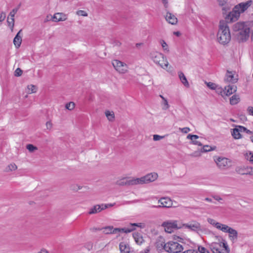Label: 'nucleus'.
Segmentation results:
<instances>
[{
	"mask_svg": "<svg viewBox=\"0 0 253 253\" xmlns=\"http://www.w3.org/2000/svg\"><path fill=\"white\" fill-rule=\"evenodd\" d=\"M221 231L224 233H228L229 239L232 243H235L237 241L238 237V233L236 230L225 224Z\"/></svg>",
	"mask_w": 253,
	"mask_h": 253,
	"instance_id": "20e7f679",
	"label": "nucleus"
},
{
	"mask_svg": "<svg viewBox=\"0 0 253 253\" xmlns=\"http://www.w3.org/2000/svg\"><path fill=\"white\" fill-rule=\"evenodd\" d=\"M46 127L47 129L50 130L52 127V124L50 121H48L46 123Z\"/></svg>",
	"mask_w": 253,
	"mask_h": 253,
	"instance_id": "5fc2aeb1",
	"label": "nucleus"
},
{
	"mask_svg": "<svg viewBox=\"0 0 253 253\" xmlns=\"http://www.w3.org/2000/svg\"><path fill=\"white\" fill-rule=\"evenodd\" d=\"M214 161L218 168L221 169H227L231 166V161L225 157H218L214 159Z\"/></svg>",
	"mask_w": 253,
	"mask_h": 253,
	"instance_id": "39448f33",
	"label": "nucleus"
},
{
	"mask_svg": "<svg viewBox=\"0 0 253 253\" xmlns=\"http://www.w3.org/2000/svg\"><path fill=\"white\" fill-rule=\"evenodd\" d=\"M198 251L200 253H209V251L203 247H199Z\"/></svg>",
	"mask_w": 253,
	"mask_h": 253,
	"instance_id": "09e8293b",
	"label": "nucleus"
},
{
	"mask_svg": "<svg viewBox=\"0 0 253 253\" xmlns=\"http://www.w3.org/2000/svg\"><path fill=\"white\" fill-rule=\"evenodd\" d=\"M175 241H170L166 243L163 242H158L157 243V247L158 250H164L166 252L169 253H179L183 250L182 246L178 242H180L182 238L176 236L174 237Z\"/></svg>",
	"mask_w": 253,
	"mask_h": 253,
	"instance_id": "f257e3e1",
	"label": "nucleus"
},
{
	"mask_svg": "<svg viewBox=\"0 0 253 253\" xmlns=\"http://www.w3.org/2000/svg\"><path fill=\"white\" fill-rule=\"evenodd\" d=\"M135 230V228H115V231H116V233L117 232H124L126 233H128L132 232L133 230Z\"/></svg>",
	"mask_w": 253,
	"mask_h": 253,
	"instance_id": "cd10ccee",
	"label": "nucleus"
},
{
	"mask_svg": "<svg viewBox=\"0 0 253 253\" xmlns=\"http://www.w3.org/2000/svg\"><path fill=\"white\" fill-rule=\"evenodd\" d=\"M150 57L154 62L159 65L161 67L165 69L169 65V62L164 54L157 51H153L150 53Z\"/></svg>",
	"mask_w": 253,
	"mask_h": 253,
	"instance_id": "7ed1b4c3",
	"label": "nucleus"
},
{
	"mask_svg": "<svg viewBox=\"0 0 253 253\" xmlns=\"http://www.w3.org/2000/svg\"><path fill=\"white\" fill-rule=\"evenodd\" d=\"M211 147L208 146V145H205L203 146V152H209L211 150Z\"/></svg>",
	"mask_w": 253,
	"mask_h": 253,
	"instance_id": "603ef678",
	"label": "nucleus"
},
{
	"mask_svg": "<svg viewBox=\"0 0 253 253\" xmlns=\"http://www.w3.org/2000/svg\"><path fill=\"white\" fill-rule=\"evenodd\" d=\"M223 246L226 250L227 249V246L225 244H223Z\"/></svg>",
	"mask_w": 253,
	"mask_h": 253,
	"instance_id": "774afa93",
	"label": "nucleus"
},
{
	"mask_svg": "<svg viewBox=\"0 0 253 253\" xmlns=\"http://www.w3.org/2000/svg\"><path fill=\"white\" fill-rule=\"evenodd\" d=\"M52 19L55 22L63 21L67 19V16L63 13H56L53 15Z\"/></svg>",
	"mask_w": 253,
	"mask_h": 253,
	"instance_id": "4be33fe9",
	"label": "nucleus"
},
{
	"mask_svg": "<svg viewBox=\"0 0 253 253\" xmlns=\"http://www.w3.org/2000/svg\"><path fill=\"white\" fill-rule=\"evenodd\" d=\"M246 27H249L244 22H237L234 25L233 27V30L235 32H240L244 30Z\"/></svg>",
	"mask_w": 253,
	"mask_h": 253,
	"instance_id": "b1692460",
	"label": "nucleus"
},
{
	"mask_svg": "<svg viewBox=\"0 0 253 253\" xmlns=\"http://www.w3.org/2000/svg\"><path fill=\"white\" fill-rule=\"evenodd\" d=\"M37 253H49V252L46 249H45L44 248H42Z\"/></svg>",
	"mask_w": 253,
	"mask_h": 253,
	"instance_id": "052dcab7",
	"label": "nucleus"
},
{
	"mask_svg": "<svg viewBox=\"0 0 253 253\" xmlns=\"http://www.w3.org/2000/svg\"><path fill=\"white\" fill-rule=\"evenodd\" d=\"M22 70L20 68H18L15 70L14 72V76L16 77L21 76L22 74Z\"/></svg>",
	"mask_w": 253,
	"mask_h": 253,
	"instance_id": "49530a36",
	"label": "nucleus"
},
{
	"mask_svg": "<svg viewBox=\"0 0 253 253\" xmlns=\"http://www.w3.org/2000/svg\"><path fill=\"white\" fill-rule=\"evenodd\" d=\"M160 97L162 98L163 99V109L164 110H167L169 108V104H168V102L167 100V99L164 98L162 95H160Z\"/></svg>",
	"mask_w": 253,
	"mask_h": 253,
	"instance_id": "e433bc0d",
	"label": "nucleus"
},
{
	"mask_svg": "<svg viewBox=\"0 0 253 253\" xmlns=\"http://www.w3.org/2000/svg\"><path fill=\"white\" fill-rule=\"evenodd\" d=\"M242 174H249L253 175V168L247 167L246 169V172L241 173Z\"/></svg>",
	"mask_w": 253,
	"mask_h": 253,
	"instance_id": "4c0bfd02",
	"label": "nucleus"
},
{
	"mask_svg": "<svg viewBox=\"0 0 253 253\" xmlns=\"http://www.w3.org/2000/svg\"><path fill=\"white\" fill-rule=\"evenodd\" d=\"M158 203L160 205L158 206H153L152 208H170L172 205V202L171 199L168 197L161 198L158 201Z\"/></svg>",
	"mask_w": 253,
	"mask_h": 253,
	"instance_id": "9b49d317",
	"label": "nucleus"
},
{
	"mask_svg": "<svg viewBox=\"0 0 253 253\" xmlns=\"http://www.w3.org/2000/svg\"><path fill=\"white\" fill-rule=\"evenodd\" d=\"M103 232L105 234L116 233L115 228L114 229L112 226H107L103 228Z\"/></svg>",
	"mask_w": 253,
	"mask_h": 253,
	"instance_id": "2f4dec72",
	"label": "nucleus"
},
{
	"mask_svg": "<svg viewBox=\"0 0 253 253\" xmlns=\"http://www.w3.org/2000/svg\"><path fill=\"white\" fill-rule=\"evenodd\" d=\"M247 128L245 127L242 126H238L232 129L231 134L235 139H240L241 138V132H245Z\"/></svg>",
	"mask_w": 253,
	"mask_h": 253,
	"instance_id": "2eb2a0df",
	"label": "nucleus"
},
{
	"mask_svg": "<svg viewBox=\"0 0 253 253\" xmlns=\"http://www.w3.org/2000/svg\"><path fill=\"white\" fill-rule=\"evenodd\" d=\"M149 252V250H146L144 251V252H141V253H148Z\"/></svg>",
	"mask_w": 253,
	"mask_h": 253,
	"instance_id": "338daca9",
	"label": "nucleus"
},
{
	"mask_svg": "<svg viewBox=\"0 0 253 253\" xmlns=\"http://www.w3.org/2000/svg\"><path fill=\"white\" fill-rule=\"evenodd\" d=\"M137 178L123 177L116 181V184L119 186H134L138 185Z\"/></svg>",
	"mask_w": 253,
	"mask_h": 253,
	"instance_id": "423d86ee",
	"label": "nucleus"
},
{
	"mask_svg": "<svg viewBox=\"0 0 253 253\" xmlns=\"http://www.w3.org/2000/svg\"><path fill=\"white\" fill-rule=\"evenodd\" d=\"M160 43L161 44V45L164 50L167 51V52L169 51L168 45L167 44V43L165 42V41L162 40H161Z\"/></svg>",
	"mask_w": 253,
	"mask_h": 253,
	"instance_id": "a19ab883",
	"label": "nucleus"
},
{
	"mask_svg": "<svg viewBox=\"0 0 253 253\" xmlns=\"http://www.w3.org/2000/svg\"><path fill=\"white\" fill-rule=\"evenodd\" d=\"M20 4H19L18 5V6L16 8H14L9 13V16H10L11 17H14V15L15 14L17 13V12L18 11V9H19L20 8Z\"/></svg>",
	"mask_w": 253,
	"mask_h": 253,
	"instance_id": "c03bdc74",
	"label": "nucleus"
},
{
	"mask_svg": "<svg viewBox=\"0 0 253 253\" xmlns=\"http://www.w3.org/2000/svg\"><path fill=\"white\" fill-rule=\"evenodd\" d=\"M183 226L193 231L201 230V224L196 221H193L189 224H184Z\"/></svg>",
	"mask_w": 253,
	"mask_h": 253,
	"instance_id": "dca6fc26",
	"label": "nucleus"
},
{
	"mask_svg": "<svg viewBox=\"0 0 253 253\" xmlns=\"http://www.w3.org/2000/svg\"><path fill=\"white\" fill-rule=\"evenodd\" d=\"M240 101V98L238 95H234L230 99V102L231 105H235Z\"/></svg>",
	"mask_w": 253,
	"mask_h": 253,
	"instance_id": "c756f323",
	"label": "nucleus"
},
{
	"mask_svg": "<svg viewBox=\"0 0 253 253\" xmlns=\"http://www.w3.org/2000/svg\"><path fill=\"white\" fill-rule=\"evenodd\" d=\"M173 34L176 35L177 37H179L181 35V33L180 32L177 31V32H174Z\"/></svg>",
	"mask_w": 253,
	"mask_h": 253,
	"instance_id": "e2e57ef3",
	"label": "nucleus"
},
{
	"mask_svg": "<svg viewBox=\"0 0 253 253\" xmlns=\"http://www.w3.org/2000/svg\"><path fill=\"white\" fill-rule=\"evenodd\" d=\"M28 89V93L29 94L35 93L37 91V87L35 85L33 84H30L28 85L27 86Z\"/></svg>",
	"mask_w": 253,
	"mask_h": 253,
	"instance_id": "72a5a7b5",
	"label": "nucleus"
},
{
	"mask_svg": "<svg viewBox=\"0 0 253 253\" xmlns=\"http://www.w3.org/2000/svg\"><path fill=\"white\" fill-rule=\"evenodd\" d=\"M212 197L214 200L218 201H220L222 200V199L220 196H219L218 195L212 196Z\"/></svg>",
	"mask_w": 253,
	"mask_h": 253,
	"instance_id": "13d9d810",
	"label": "nucleus"
},
{
	"mask_svg": "<svg viewBox=\"0 0 253 253\" xmlns=\"http://www.w3.org/2000/svg\"><path fill=\"white\" fill-rule=\"evenodd\" d=\"M83 188V186L79 185L77 184H73L70 185V188L71 190L73 191H78L79 190L82 189Z\"/></svg>",
	"mask_w": 253,
	"mask_h": 253,
	"instance_id": "473e14b6",
	"label": "nucleus"
},
{
	"mask_svg": "<svg viewBox=\"0 0 253 253\" xmlns=\"http://www.w3.org/2000/svg\"><path fill=\"white\" fill-rule=\"evenodd\" d=\"M179 78L182 84L186 87H189V84L186 79V76L183 72L179 71L178 73Z\"/></svg>",
	"mask_w": 253,
	"mask_h": 253,
	"instance_id": "393cba45",
	"label": "nucleus"
},
{
	"mask_svg": "<svg viewBox=\"0 0 253 253\" xmlns=\"http://www.w3.org/2000/svg\"><path fill=\"white\" fill-rule=\"evenodd\" d=\"M218 246L219 245L218 244H215L212 246L211 250L213 253H222L218 249Z\"/></svg>",
	"mask_w": 253,
	"mask_h": 253,
	"instance_id": "58836bf2",
	"label": "nucleus"
},
{
	"mask_svg": "<svg viewBox=\"0 0 253 253\" xmlns=\"http://www.w3.org/2000/svg\"><path fill=\"white\" fill-rule=\"evenodd\" d=\"M218 3L220 5H224L227 2V0H217Z\"/></svg>",
	"mask_w": 253,
	"mask_h": 253,
	"instance_id": "4d7b16f0",
	"label": "nucleus"
},
{
	"mask_svg": "<svg viewBox=\"0 0 253 253\" xmlns=\"http://www.w3.org/2000/svg\"><path fill=\"white\" fill-rule=\"evenodd\" d=\"M105 207L106 206H103L102 204L95 205L90 209L88 213L89 214H92L99 212L105 209Z\"/></svg>",
	"mask_w": 253,
	"mask_h": 253,
	"instance_id": "a211bd4d",
	"label": "nucleus"
},
{
	"mask_svg": "<svg viewBox=\"0 0 253 253\" xmlns=\"http://www.w3.org/2000/svg\"><path fill=\"white\" fill-rule=\"evenodd\" d=\"M157 177L158 174L156 173H151L140 178H137L138 185L147 184L153 182L155 181Z\"/></svg>",
	"mask_w": 253,
	"mask_h": 253,
	"instance_id": "6e6552de",
	"label": "nucleus"
},
{
	"mask_svg": "<svg viewBox=\"0 0 253 253\" xmlns=\"http://www.w3.org/2000/svg\"><path fill=\"white\" fill-rule=\"evenodd\" d=\"M237 90V86L234 84H229L224 87L223 89L221 87H218L217 89V92L220 93L222 96H229Z\"/></svg>",
	"mask_w": 253,
	"mask_h": 253,
	"instance_id": "0eeeda50",
	"label": "nucleus"
},
{
	"mask_svg": "<svg viewBox=\"0 0 253 253\" xmlns=\"http://www.w3.org/2000/svg\"><path fill=\"white\" fill-rule=\"evenodd\" d=\"M75 104L73 102H70L68 103H67L65 106V108L66 109L68 110L69 111H71L75 108Z\"/></svg>",
	"mask_w": 253,
	"mask_h": 253,
	"instance_id": "f704fd0d",
	"label": "nucleus"
},
{
	"mask_svg": "<svg viewBox=\"0 0 253 253\" xmlns=\"http://www.w3.org/2000/svg\"><path fill=\"white\" fill-rule=\"evenodd\" d=\"M217 39L218 42L222 44L228 43L231 40L229 27L227 24L224 21H220L219 22Z\"/></svg>",
	"mask_w": 253,
	"mask_h": 253,
	"instance_id": "f03ea898",
	"label": "nucleus"
},
{
	"mask_svg": "<svg viewBox=\"0 0 253 253\" xmlns=\"http://www.w3.org/2000/svg\"><path fill=\"white\" fill-rule=\"evenodd\" d=\"M119 248L121 253H133L132 252H131L129 246L126 242H121Z\"/></svg>",
	"mask_w": 253,
	"mask_h": 253,
	"instance_id": "f3484780",
	"label": "nucleus"
},
{
	"mask_svg": "<svg viewBox=\"0 0 253 253\" xmlns=\"http://www.w3.org/2000/svg\"><path fill=\"white\" fill-rule=\"evenodd\" d=\"M187 138L190 139L192 141V143L194 145H197L199 146L202 145V144L201 142L196 140L199 138V136L197 135H192L189 134L187 135Z\"/></svg>",
	"mask_w": 253,
	"mask_h": 253,
	"instance_id": "a878e982",
	"label": "nucleus"
},
{
	"mask_svg": "<svg viewBox=\"0 0 253 253\" xmlns=\"http://www.w3.org/2000/svg\"><path fill=\"white\" fill-rule=\"evenodd\" d=\"M163 3L164 4L165 6L167 7L168 6V0H162Z\"/></svg>",
	"mask_w": 253,
	"mask_h": 253,
	"instance_id": "680f3d73",
	"label": "nucleus"
},
{
	"mask_svg": "<svg viewBox=\"0 0 253 253\" xmlns=\"http://www.w3.org/2000/svg\"><path fill=\"white\" fill-rule=\"evenodd\" d=\"M207 84V86L211 89H216L218 88H217V85L211 82H209V83H206Z\"/></svg>",
	"mask_w": 253,
	"mask_h": 253,
	"instance_id": "79ce46f5",
	"label": "nucleus"
},
{
	"mask_svg": "<svg viewBox=\"0 0 253 253\" xmlns=\"http://www.w3.org/2000/svg\"><path fill=\"white\" fill-rule=\"evenodd\" d=\"M5 16V13L2 12L0 15V22L3 21L4 20Z\"/></svg>",
	"mask_w": 253,
	"mask_h": 253,
	"instance_id": "6e6d98bb",
	"label": "nucleus"
},
{
	"mask_svg": "<svg viewBox=\"0 0 253 253\" xmlns=\"http://www.w3.org/2000/svg\"><path fill=\"white\" fill-rule=\"evenodd\" d=\"M105 116L109 121H114L115 120V114L114 112H105Z\"/></svg>",
	"mask_w": 253,
	"mask_h": 253,
	"instance_id": "7c9ffc66",
	"label": "nucleus"
},
{
	"mask_svg": "<svg viewBox=\"0 0 253 253\" xmlns=\"http://www.w3.org/2000/svg\"><path fill=\"white\" fill-rule=\"evenodd\" d=\"M22 32V30H20L13 40V43L16 48H19L22 42V37L20 36V34Z\"/></svg>",
	"mask_w": 253,
	"mask_h": 253,
	"instance_id": "5701e85b",
	"label": "nucleus"
},
{
	"mask_svg": "<svg viewBox=\"0 0 253 253\" xmlns=\"http://www.w3.org/2000/svg\"><path fill=\"white\" fill-rule=\"evenodd\" d=\"M165 137L164 136H161L158 134H154L153 135V140L155 141L160 140Z\"/></svg>",
	"mask_w": 253,
	"mask_h": 253,
	"instance_id": "de8ad7c7",
	"label": "nucleus"
},
{
	"mask_svg": "<svg viewBox=\"0 0 253 253\" xmlns=\"http://www.w3.org/2000/svg\"><path fill=\"white\" fill-rule=\"evenodd\" d=\"M112 65L116 70L121 74H125L127 71V65L118 60H113Z\"/></svg>",
	"mask_w": 253,
	"mask_h": 253,
	"instance_id": "9d476101",
	"label": "nucleus"
},
{
	"mask_svg": "<svg viewBox=\"0 0 253 253\" xmlns=\"http://www.w3.org/2000/svg\"><path fill=\"white\" fill-rule=\"evenodd\" d=\"M17 169V166L14 163H11L7 166L5 169V171L9 172L16 170Z\"/></svg>",
	"mask_w": 253,
	"mask_h": 253,
	"instance_id": "c85d7f7f",
	"label": "nucleus"
},
{
	"mask_svg": "<svg viewBox=\"0 0 253 253\" xmlns=\"http://www.w3.org/2000/svg\"><path fill=\"white\" fill-rule=\"evenodd\" d=\"M162 226L164 228L165 231L169 233H171L174 229L180 228V227L178 226L176 220L165 221L162 223Z\"/></svg>",
	"mask_w": 253,
	"mask_h": 253,
	"instance_id": "1a4fd4ad",
	"label": "nucleus"
},
{
	"mask_svg": "<svg viewBox=\"0 0 253 253\" xmlns=\"http://www.w3.org/2000/svg\"><path fill=\"white\" fill-rule=\"evenodd\" d=\"M207 221L210 224L212 225V226L215 227L217 229L219 230L220 231H221V230L222 229L223 227L225 225L224 224L218 222L215 220L211 218H208L207 219Z\"/></svg>",
	"mask_w": 253,
	"mask_h": 253,
	"instance_id": "412c9836",
	"label": "nucleus"
},
{
	"mask_svg": "<svg viewBox=\"0 0 253 253\" xmlns=\"http://www.w3.org/2000/svg\"><path fill=\"white\" fill-rule=\"evenodd\" d=\"M253 1L251 0H248L246 2H243L236 5L234 7L237 9L240 13H243L252 4Z\"/></svg>",
	"mask_w": 253,
	"mask_h": 253,
	"instance_id": "f8f14e48",
	"label": "nucleus"
},
{
	"mask_svg": "<svg viewBox=\"0 0 253 253\" xmlns=\"http://www.w3.org/2000/svg\"><path fill=\"white\" fill-rule=\"evenodd\" d=\"M250 31L249 27H246L244 30L238 32L237 37L240 42L246 41L249 38Z\"/></svg>",
	"mask_w": 253,
	"mask_h": 253,
	"instance_id": "4468645a",
	"label": "nucleus"
},
{
	"mask_svg": "<svg viewBox=\"0 0 253 253\" xmlns=\"http://www.w3.org/2000/svg\"><path fill=\"white\" fill-rule=\"evenodd\" d=\"M248 111H253V108L252 107H249L248 108Z\"/></svg>",
	"mask_w": 253,
	"mask_h": 253,
	"instance_id": "69168bd1",
	"label": "nucleus"
},
{
	"mask_svg": "<svg viewBox=\"0 0 253 253\" xmlns=\"http://www.w3.org/2000/svg\"><path fill=\"white\" fill-rule=\"evenodd\" d=\"M179 129L181 131L184 133H187L190 131V129L189 127H185L182 128H179Z\"/></svg>",
	"mask_w": 253,
	"mask_h": 253,
	"instance_id": "864d4df0",
	"label": "nucleus"
},
{
	"mask_svg": "<svg viewBox=\"0 0 253 253\" xmlns=\"http://www.w3.org/2000/svg\"><path fill=\"white\" fill-rule=\"evenodd\" d=\"M240 15V12L234 7L232 11L230 12L226 17V20L227 22H232L237 20Z\"/></svg>",
	"mask_w": 253,
	"mask_h": 253,
	"instance_id": "ddd939ff",
	"label": "nucleus"
},
{
	"mask_svg": "<svg viewBox=\"0 0 253 253\" xmlns=\"http://www.w3.org/2000/svg\"><path fill=\"white\" fill-rule=\"evenodd\" d=\"M133 237L135 242L138 245L141 244L144 242L143 237L140 233H133Z\"/></svg>",
	"mask_w": 253,
	"mask_h": 253,
	"instance_id": "bb28decb",
	"label": "nucleus"
},
{
	"mask_svg": "<svg viewBox=\"0 0 253 253\" xmlns=\"http://www.w3.org/2000/svg\"><path fill=\"white\" fill-rule=\"evenodd\" d=\"M238 79L234 78V75L232 72L227 71L225 75L224 81L226 82H229L234 84L237 82Z\"/></svg>",
	"mask_w": 253,
	"mask_h": 253,
	"instance_id": "6ab92c4d",
	"label": "nucleus"
},
{
	"mask_svg": "<svg viewBox=\"0 0 253 253\" xmlns=\"http://www.w3.org/2000/svg\"><path fill=\"white\" fill-rule=\"evenodd\" d=\"M77 14L79 15H81V16H87V13L85 11L82 10H78L77 12Z\"/></svg>",
	"mask_w": 253,
	"mask_h": 253,
	"instance_id": "8fccbe9b",
	"label": "nucleus"
},
{
	"mask_svg": "<svg viewBox=\"0 0 253 253\" xmlns=\"http://www.w3.org/2000/svg\"><path fill=\"white\" fill-rule=\"evenodd\" d=\"M131 226H136L140 228H144L146 226L145 224L144 223H130Z\"/></svg>",
	"mask_w": 253,
	"mask_h": 253,
	"instance_id": "37998d69",
	"label": "nucleus"
},
{
	"mask_svg": "<svg viewBox=\"0 0 253 253\" xmlns=\"http://www.w3.org/2000/svg\"><path fill=\"white\" fill-rule=\"evenodd\" d=\"M205 200L209 202H212V200L209 198H206Z\"/></svg>",
	"mask_w": 253,
	"mask_h": 253,
	"instance_id": "0e129e2a",
	"label": "nucleus"
},
{
	"mask_svg": "<svg viewBox=\"0 0 253 253\" xmlns=\"http://www.w3.org/2000/svg\"><path fill=\"white\" fill-rule=\"evenodd\" d=\"M8 23V25L9 27H11V30H12L13 29V28L14 27V19L13 17H11L10 18H9V17H8L7 18V20Z\"/></svg>",
	"mask_w": 253,
	"mask_h": 253,
	"instance_id": "ea45409f",
	"label": "nucleus"
},
{
	"mask_svg": "<svg viewBox=\"0 0 253 253\" xmlns=\"http://www.w3.org/2000/svg\"><path fill=\"white\" fill-rule=\"evenodd\" d=\"M181 253H198V251L197 250L189 249Z\"/></svg>",
	"mask_w": 253,
	"mask_h": 253,
	"instance_id": "3c124183",
	"label": "nucleus"
},
{
	"mask_svg": "<svg viewBox=\"0 0 253 253\" xmlns=\"http://www.w3.org/2000/svg\"><path fill=\"white\" fill-rule=\"evenodd\" d=\"M246 158L251 163H253V153L250 152L249 153H247Z\"/></svg>",
	"mask_w": 253,
	"mask_h": 253,
	"instance_id": "a18cd8bd",
	"label": "nucleus"
},
{
	"mask_svg": "<svg viewBox=\"0 0 253 253\" xmlns=\"http://www.w3.org/2000/svg\"><path fill=\"white\" fill-rule=\"evenodd\" d=\"M26 148L31 153L34 152V151L38 150V148L36 146H35L33 144H27L26 145Z\"/></svg>",
	"mask_w": 253,
	"mask_h": 253,
	"instance_id": "c9c22d12",
	"label": "nucleus"
},
{
	"mask_svg": "<svg viewBox=\"0 0 253 253\" xmlns=\"http://www.w3.org/2000/svg\"><path fill=\"white\" fill-rule=\"evenodd\" d=\"M115 203L114 204H102V205L103 206H105L106 207H105V209H107L108 208H110V207H112L113 206H114L115 205Z\"/></svg>",
	"mask_w": 253,
	"mask_h": 253,
	"instance_id": "bf43d9fd",
	"label": "nucleus"
},
{
	"mask_svg": "<svg viewBox=\"0 0 253 253\" xmlns=\"http://www.w3.org/2000/svg\"><path fill=\"white\" fill-rule=\"evenodd\" d=\"M165 18L167 21L171 25H175L177 23V18L174 15L170 12H167Z\"/></svg>",
	"mask_w": 253,
	"mask_h": 253,
	"instance_id": "aec40b11",
	"label": "nucleus"
}]
</instances>
